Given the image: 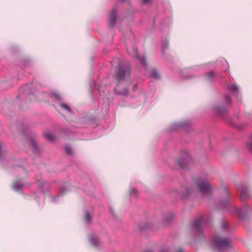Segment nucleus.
<instances>
[{
	"mask_svg": "<svg viewBox=\"0 0 252 252\" xmlns=\"http://www.w3.org/2000/svg\"><path fill=\"white\" fill-rule=\"evenodd\" d=\"M215 243L219 251L220 252H226L228 250H232L230 241L225 238L216 236Z\"/></svg>",
	"mask_w": 252,
	"mask_h": 252,
	"instance_id": "nucleus-1",
	"label": "nucleus"
},
{
	"mask_svg": "<svg viewBox=\"0 0 252 252\" xmlns=\"http://www.w3.org/2000/svg\"><path fill=\"white\" fill-rule=\"evenodd\" d=\"M130 73L129 67L127 65H119L115 73V78L119 82L124 79L125 77Z\"/></svg>",
	"mask_w": 252,
	"mask_h": 252,
	"instance_id": "nucleus-2",
	"label": "nucleus"
},
{
	"mask_svg": "<svg viewBox=\"0 0 252 252\" xmlns=\"http://www.w3.org/2000/svg\"><path fill=\"white\" fill-rule=\"evenodd\" d=\"M195 185L197 189L201 192L209 193L211 192V186L207 181L198 180L195 182Z\"/></svg>",
	"mask_w": 252,
	"mask_h": 252,
	"instance_id": "nucleus-3",
	"label": "nucleus"
},
{
	"mask_svg": "<svg viewBox=\"0 0 252 252\" xmlns=\"http://www.w3.org/2000/svg\"><path fill=\"white\" fill-rule=\"evenodd\" d=\"M126 50L132 58L138 60L140 63L144 66H147V63L145 59L144 58H140L138 56V51L136 47H133L129 50H128V48H126Z\"/></svg>",
	"mask_w": 252,
	"mask_h": 252,
	"instance_id": "nucleus-4",
	"label": "nucleus"
},
{
	"mask_svg": "<svg viewBox=\"0 0 252 252\" xmlns=\"http://www.w3.org/2000/svg\"><path fill=\"white\" fill-rule=\"evenodd\" d=\"M190 160V157L187 154H185L184 157L181 159H177L175 161V163L181 168H184L186 167L187 164L188 163Z\"/></svg>",
	"mask_w": 252,
	"mask_h": 252,
	"instance_id": "nucleus-5",
	"label": "nucleus"
},
{
	"mask_svg": "<svg viewBox=\"0 0 252 252\" xmlns=\"http://www.w3.org/2000/svg\"><path fill=\"white\" fill-rule=\"evenodd\" d=\"M116 13V10L113 9L111 11L109 15V26L111 28L113 27L116 22L117 18Z\"/></svg>",
	"mask_w": 252,
	"mask_h": 252,
	"instance_id": "nucleus-6",
	"label": "nucleus"
},
{
	"mask_svg": "<svg viewBox=\"0 0 252 252\" xmlns=\"http://www.w3.org/2000/svg\"><path fill=\"white\" fill-rule=\"evenodd\" d=\"M241 194L240 199L243 200L249 196V191L247 187L241 186Z\"/></svg>",
	"mask_w": 252,
	"mask_h": 252,
	"instance_id": "nucleus-7",
	"label": "nucleus"
},
{
	"mask_svg": "<svg viewBox=\"0 0 252 252\" xmlns=\"http://www.w3.org/2000/svg\"><path fill=\"white\" fill-rule=\"evenodd\" d=\"M200 224H201V220L197 219L196 220L192 225V228L195 230L199 234H200Z\"/></svg>",
	"mask_w": 252,
	"mask_h": 252,
	"instance_id": "nucleus-8",
	"label": "nucleus"
},
{
	"mask_svg": "<svg viewBox=\"0 0 252 252\" xmlns=\"http://www.w3.org/2000/svg\"><path fill=\"white\" fill-rule=\"evenodd\" d=\"M30 146L32 148V152L34 154H37L38 152V149L36 141L34 139H32L30 141Z\"/></svg>",
	"mask_w": 252,
	"mask_h": 252,
	"instance_id": "nucleus-9",
	"label": "nucleus"
},
{
	"mask_svg": "<svg viewBox=\"0 0 252 252\" xmlns=\"http://www.w3.org/2000/svg\"><path fill=\"white\" fill-rule=\"evenodd\" d=\"M215 77V73L213 71H210L206 75V79L209 81H212Z\"/></svg>",
	"mask_w": 252,
	"mask_h": 252,
	"instance_id": "nucleus-10",
	"label": "nucleus"
},
{
	"mask_svg": "<svg viewBox=\"0 0 252 252\" xmlns=\"http://www.w3.org/2000/svg\"><path fill=\"white\" fill-rule=\"evenodd\" d=\"M44 136L50 142H54L55 140V137L54 135L50 133H46L44 134Z\"/></svg>",
	"mask_w": 252,
	"mask_h": 252,
	"instance_id": "nucleus-11",
	"label": "nucleus"
},
{
	"mask_svg": "<svg viewBox=\"0 0 252 252\" xmlns=\"http://www.w3.org/2000/svg\"><path fill=\"white\" fill-rule=\"evenodd\" d=\"M60 106L62 108L66 110L69 113H71V110L67 104L61 103L60 104Z\"/></svg>",
	"mask_w": 252,
	"mask_h": 252,
	"instance_id": "nucleus-12",
	"label": "nucleus"
},
{
	"mask_svg": "<svg viewBox=\"0 0 252 252\" xmlns=\"http://www.w3.org/2000/svg\"><path fill=\"white\" fill-rule=\"evenodd\" d=\"M169 41L167 39H163L162 40V47L163 50H165L168 47Z\"/></svg>",
	"mask_w": 252,
	"mask_h": 252,
	"instance_id": "nucleus-13",
	"label": "nucleus"
},
{
	"mask_svg": "<svg viewBox=\"0 0 252 252\" xmlns=\"http://www.w3.org/2000/svg\"><path fill=\"white\" fill-rule=\"evenodd\" d=\"M91 243L94 246H98L100 242L97 238H92L91 239Z\"/></svg>",
	"mask_w": 252,
	"mask_h": 252,
	"instance_id": "nucleus-14",
	"label": "nucleus"
},
{
	"mask_svg": "<svg viewBox=\"0 0 252 252\" xmlns=\"http://www.w3.org/2000/svg\"><path fill=\"white\" fill-rule=\"evenodd\" d=\"M119 94L123 96H126L128 94V89L125 88L124 90H121L119 91Z\"/></svg>",
	"mask_w": 252,
	"mask_h": 252,
	"instance_id": "nucleus-15",
	"label": "nucleus"
},
{
	"mask_svg": "<svg viewBox=\"0 0 252 252\" xmlns=\"http://www.w3.org/2000/svg\"><path fill=\"white\" fill-rule=\"evenodd\" d=\"M151 76L153 78H157L158 77V73L156 70L153 69L151 73Z\"/></svg>",
	"mask_w": 252,
	"mask_h": 252,
	"instance_id": "nucleus-16",
	"label": "nucleus"
},
{
	"mask_svg": "<svg viewBox=\"0 0 252 252\" xmlns=\"http://www.w3.org/2000/svg\"><path fill=\"white\" fill-rule=\"evenodd\" d=\"M51 96L52 98H54L57 100H59L60 99V96L59 94L57 93H52L51 94Z\"/></svg>",
	"mask_w": 252,
	"mask_h": 252,
	"instance_id": "nucleus-17",
	"label": "nucleus"
},
{
	"mask_svg": "<svg viewBox=\"0 0 252 252\" xmlns=\"http://www.w3.org/2000/svg\"><path fill=\"white\" fill-rule=\"evenodd\" d=\"M64 150L67 154L69 155H71L72 153V151L71 148L69 146H65L64 148Z\"/></svg>",
	"mask_w": 252,
	"mask_h": 252,
	"instance_id": "nucleus-18",
	"label": "nucleus"
},
{
	"mask_svg": "<svg viewBox=\"0 0 252 252\" xmlns=\"http://www.w3.org/2000/svg\"><path fill=\"white\" fill-rule=\"evenodd\" d=\"M230 89L232 91L237 92L238 91V87L235 85H232L230 87Z\"/></svg>",
	"mask_w": 252,
	"mask_h": 252,
	"instance_id": "nucleus-19",
	"label": "nucleus"
},
{
	"mask_svg": "<svg viewBox=\"0 0 252 252\" xmlns=\"http://www.w3.org/2000/svg\"><path fill=\"white\" fill-rule=\"evenodd\" d=\"M91 219V217L90 214L88 212H86L85 215V220L87 222L90 221Z\"/></svg>",
	"mask_w": 252,
	"mask_h": 252,
	"instance_id": "nucleus-20",
	"label": "nucleus"
},
{
	"mask_svg": "<svg viewBox=\"0 0 252 252\" xmlns=\"http://www.w3.org/2000/svg\"><path fill=\"white\" fill-rule=\"evenodd\" d=\"M17 183L15 182L13 184V188L15 190H18L22 188V186L21 185L17 186Z\"/></svg>",
	"mask_w": 252,
	"mask_h": 252,
	"instance_id": "nucleus-21",
	"label": "nucleus"
},
{
	"mask_svg": "<svg viewBox=\"0 0 252 252\" xmlns=\"http://www.w3.org/2000/svg\"><path fill=\"white\" fill-rule=\"evenodd\" d=\"M190 193V191H189V189H187V192L186 194L180 193L179 195L181 197L184 198V197H185L188 194H189Z\"/></svg>",
	"mask_w": 252,
	"mask_h": 252,
	"instance_id": "nucleus-22",
	"label": "nucleus"
},
{
	"mask_svg": "<svg viewBox=\"0 0 252 252\" xmlns=\"http://www.w3.org/2000/svg\"><path fill=\"white\" fill-rule=\"evenodd\" d=\"M246 144L249 149H252V139H251L250 142H247Z\"/></svg>",
	"mask_w": 252,
	"mask_h": 252,
	"instance_id": "nucleus-23",
	"label": "nucleus"
},
{
	"mask_svg": "<svg viewBox=\"0 0 252 252\" xmlns=\"http://www.w3.org/2000/svg\"><path fill=\"white\" fill-rule=\"evenodd\" d=\"M224 99L227 103H229L231 101L230 96L228 95L225 96Z\"/></svg>",
	"mask_w": 252,
	"mask_h": 252,
	"instance_id": "nucleus-24",
	"label": "nucleus"
},
{
	"mask_svg": "<svg viewBox=\"0 0 252 252\" xmlns=\"http://www.w3.org/2000/svg\"><path fill=\"white\" fill-rule=\"evenodd\" d=\"M136 193H137V190L136 189H133L131 190V195H136Z\"/></svg>",
	"mask_w": 252,
	"mask_h": 252,
	"instance_id": "nucleus-25",
	"label": "nucleus"
},
{
	"mask_svg": "<svg viewBox=\"0 0 252 252\" xmlns=\"http://www.w3.org/2000/svg\"><path fill=\"white\" fill-rule=\"evenodd\" d=\"M151 0H143V3L147 4L151 2Z\"/></svg>",
	"mask_w": 252,
	"mask_h": 252,
	"instance_id": "nucleus-26",
	"label": "nucleus"
},
{
	"mask_svg": "<svg viewBox=\"0 0 252 252\" xmlns=\"http://www.w3.org/2000/svg\"><path fill=\"white\" fill-rule=\"evenodd\" d=\"M227 227V224L225 222H223L222 224V228H224Z\"/></svg>",
	"mask_w": 252,
	"mask_h": 252,
	"instance_id": "nucleus-27",
	"label": "nucleus"
},
{
	"mask_svg": "<svg viewBox=\"0 0 252 252\" xmlns=\"http://www.w3.org/2000/svg\"><path fill=\"white\" fill-rule=\"evenodd\" d=\"M176 252H184L181 248H178L176 250Z\"/></svg>",
	"mask_w": 252,
	"mask_h": 252,
	"instance_id": "nucleus-28",
	"label": "nucleus"
},
{
	"mask_svg": "<svg viewBox=\"0 0 252 252\" xmlns=\"http://www.w3.org/2000/svg\"><path fill=\"white\" fill-rule=\"evenodd\" d=\"M224 191H225L226 195L227 196L229 195V192H228L227 189H224Z\"/></svg>",
	"mask_w": 252,
	"mask_h": 252,
	"instance_id": "nucleus-29",
	"label": "nucleus"
},
{
	"mask_svg": "<svg viewBox=\"0 0 252 252\" xmlns=\"http://www.w3.org/2000/svg\"><path fill=\"white\" fill-rule=\"evenodd\" d=\"M227 202H228V200H227L225 201V203H226Z\"/></svg>",
	"mask_w": 252,
	"mask_h": 252,
	"instance_id": "nucleus-30",
	"label": "nucleus"
}]
</instances>
